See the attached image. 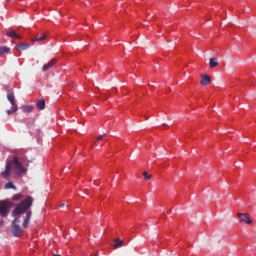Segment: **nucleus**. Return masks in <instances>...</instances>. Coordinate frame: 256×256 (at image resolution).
I'll use <instances>...</instances> for the list:
<instances>
[{
  "label": "nucleus",
  "instance_id": "39448f33",
  "mask_svg": "<svg viewBox=\"0 0 256 256\" xmlns=\"http://www.w3.org/2000/svg\"><path fill=\"white\" fill-rule=\"evenodd\" d=\"M7 99L12 105L13 112H17L19 107H18V104L16 103L15 95L12 92L8 91Z\"/></svg>",
  "mask_w": 256,
  "mask_h": 256
},
{
  "label": "nucleus",
  "instance_id": "ddd939ff",
  "mask_svg": "<svg viewBox=\"0 0 256 256\" xmlns=\"http://www.w3.org/2000/svg\"><path fill=\"white\" fill-rule=\"evenodd\" d=\"M10 52H11V48L7 46H0V56Z\"/></svg>",
  "mask_w": 256,
  "mask_h": 256
},
{
  "label": "nucleus",
  "instance_id": "6e6552de",
  "mask_svg": "<svg viewBox=\"0 0 256 256\" xmlns=\"http://www.w3.org/2000/svg\"><path fill=\"white\" fill-rule=\"evenodd\" d=\"M31 215H32L31 211H26V216L23 221L24 229H27V227H29V221L31 220Z\"/></svg>",
  "mask_w": 256,
  "mask_h": 256
},
{
  "label": "nucleus",
  "instance_id": "b1692460",
  "mask_svg": "<svg viewBox=\"0 0 256 256\" xmlns=\"http://www.w3.org/2000/svg\"><path fill=\"white\" fill-rule=\"evenodd\" d=\"M53 256H61V255H59V254H53Z\"/></svg>",
  "mask_w": 256,
  "mask_h": 256
},
{
  "label": "nucleus",
  "instance_id": "4468645a",
  "mask_svg": "<svg viewBox=\"0 0 256 256\" xmlns=\"http://www.w3.org/2000/svg\"><path fill=\"white\" fill-rule=\"evenodd\" d=\"M36 107L39 110H43L45 108V101L43 99L36 101Z\"/></svg>",
  "mask_w": 256,
  "mask_h": 256
},
{
  "label": "nucleus",
  "instance_id": "1a4fd4ad",
  "mask_svg": "<svg viewBox=\"0 0 256 256\" xmlns=\"http://www.w3.org/2000/svg\"><path fill=\"white\" fill-rule=\"evenodd\" d=\"M6 35L10 38L22 39V36L18 35L17 32L12 29L7 30Z\"/></svg>",
  "mask_w": 256,
  "mask_h": 256
},
{
  "label": "nucleus",
  "instance_id": "2eb2a0df",
  "mask_svg": "<svg viewBox=\"0 0 256 256\" xmlns=\"http://www.w3.org/2000/svg\"><path fill=\"white\" fill-rule=\"evenodd\" d=\"M33 109H34L33 105H26L22 107V111L24 113H31L33 112Z\"/></svg>",
  "mask_w": 256,
  "mask_h": 256
},
{
  "label": "nucleus",
  "instance_id": "f3484780",
  "mask_svg": "<svg viewBox=\"0 0 256 256\" xmlns=\"http://www.w3.org/2000/svg\"><path fill=\"white\" fill-rule=\"evenodd\" d=\"M5 189H14V191H17V187L14 185L12 181L6 183Z\"/></svg>",
  "mask_w": 256,
  "mask_h": 256
},
{
  "label": "nucleus",
  "instance_id": "5701e85b",
  "mask_svg": "<svg viewBox=\"0 0 256 256\" xmlns=\"http://www.w3.org/2000/svg\"><path fill=\"white\" fill-rule=\"evenodd\" d=\"M60 207H65V204H61Z\"/></svg>",
  "mask_w": 256,
  "mask_h": 256
},
{
  "label": "nucleus",
  "instance_id": "aec40b11",
  "mask_svg": "<svg viewBox=\"0 0 256 256\" xmlns=\"http://www.w3.org/2000/svg\"><path fill=\"white\" fill-rule=\"evenodd\" d=\"M104 136H105V135H100V136H98V137H97V140H98V141L103 140Z\"/></svg>",
  "mask_w": 256,
  "mask_h": 256
},
{
  "label": "nucleus",
  "instance_id": "f257e3e1",
  "mask_svg": "<svg viewBox=\"0 0 256 256\" xmlns=\"http://www.w3.org/2000/svg\"><path fill=\"white\" fill-rule=\"evenodd\" d=\"M33 205V197L27 196L21 203L17 204L12 211V217H15L12 222V233L14 237H20L23 233V228L18 224L21 223L20 215H24V213L31 208Z\"/></svg>",
  "mask_w": 256,
  "mask_h": 256
},
{
  "label": "nucleus",
  "instance_id": "f8f14e48",
  "mask_svg": "<svg viewBox=\"0 0 256 256\" xmlns=\"http://www.w3.org/2000/svg\"><path fill=\"white\" fill-rule=\"evenodd\" d=\"M219 65L217 58H210L209 59V66L210 68L217 67Z\"/></svg>",
  "mask_w": 256,
  "mask_h": 256
},
{
  "label": "nucleus",
  "instance_id": "9b49d317",
  "mask_svg": "<svg viewBox=\"0 0 256 256\" xmlns=\"http://www.w3.org/2000/svg\"><path fill=\"white\" fill-rule=\"evenodd\" d=\"M15 49L18 51H25V50L29 49V44L20 43L15 47Z\"/></svg>",
  "mask_w": 256,
  "mask_h": 256
},
{
  "label": "nucleus",
  "instance_id": "4be33fe9",
  "mask_svg": "<svg viewBox=\"0 0 256 256\" xmlns=\"http://www.w3.org/2000/svg\"><path fill=\"white\" fill-rule=\"evenodd\" d=\"M2 225H4V220H0V227H2Z\"/></svg>",
  "mask_w": 256,
  "mask_h": 256
},
{
  "label": "nucleus",
  "instance_id": "0eeeda50",
  "mask_svg": "<svg viewBox=\"0 0 256 256\" xmlns=\"http://www.w3.org/2000/svg\"><path fill=\"white\" fill-rule=\"evenodd\" d=\"M202 80L200 81L201 85L203 86H207L211 83V77L206 75V74H202L201 75Z\"/></svg>",
  "mask_w": 256,
  "mask_h": 256
},
{
  "label": "nucleus",
  "instance_id": "9d476101",
  "mask_svg": "<svg viewBox=\"0 0 256 256\" xmlns=\"http://www.w3.org/2000/svg\"><path fill=\"white\" fill-rule=\"evenodd\" d=\"M113 241H114L113 247H114L115 249H119V247H123V245H124V241H123V240H120L119 238H116V239H114Z\"/></svg>",
  "mask_w": 256,
  "mask_h": 256
},
{
  "label": "nucleus",
  "instance_id": "393cba45",
  "mask_svg": "<svg viewBox=\"0 0 256 256\" xmlns=\"http://www.w3.org/2000/svg\"><path fill=\"white\" fill-rule=\"evenodd\" d=\"M95 185L99 186V183H95Z\"/></svg>",
  "mask_w": 256,
  "mask_h": 256
},
{
  "label": "nucleus",
  "instance_id": "a211bd4d",
  "mask_svg": "<svg viewBox=\"0 0 256 256\" xmlns=\"http://www.w3.org/2000/svg\"><path fill=\"white\" fill-rule=\"evenodd\" d=\"M142 175L144 176V179H145V180H149V179L152 178V175H151V174H148L146 171H144V172L142 173Z\"/></svg>",
  "mask_w": 256,
  "mask_h": 256
},
{
  "label": "nucleus",
  "instance_id": "6ab92c4d",
  "mask_svg": "<svg viewBox=\"0 0 256 256\" xmlns=\"http://www.w3.org/2000/svg\"><path fill=\"white\" fill-rule=\"evenodd\" d=\"M13 201H20L22 199V194H17L12 197Z\"/></svg>",
  "mask_w": 256,
  "mask_h": 256
},
{
  "label": "nucleus",
  "instance_id": "423d86ee",
  "mask_svg": "<svg viewBox=\"0 0 256 256\" xmlns=\"http://www.w3.org/2000/svg\"><path fill=\"white\" fill-rule=\"evenodd\" d=\"M57 63V59L53 58L50 62L42 67V71L46 72L50 70Z\"/></svg>",
  "mask_w": 256,
  "mask_h": 256
},
{
  "label": "nucleus",
  "instance_id": "20e7f679",
  "mask_svg": "<svg viewBox=\"0 0 256 256\" xmlns=\"http://www.w3.org/2000/svg\"><path fill=\"white\" fill-rule=\"evenodd\" d=\"M9 213H10L9 203L7 201H0L1 217H8Z\"/></svg>",
  "mask_w": 256,
  "mask_h": 256
},
{
  "label": "nucleus",
  "instance_id": "dca6fc26",
  "mask_svg": "<svg viewBox=\"0 0 256 256\" xmlns=\"http://www.w3.org/2000/svg\"><path fill=\"white\" fill-rule=\"evenodd\" d=\"M47 39V33L46 34H42L41 36H36L35 39H33L34 42H39V41H43Z\"/></svg>",
  "mask_w": 256,
  "mask_h": 256
},
{
  "label": "nucleus",
  "instance_id": "7ed1b4c3",
  "mask_svg": "<svg viewBox=\"0 0 256 256\" xmlns=\"http://www.w3.org/2000/svg\"><path fill=\"white\" fill-rule=\"evenodd\" d=\"M239 223H246V225H252L253 220L250 218L249 213H237Z\"/></svg>",
  "mask_w": 256,
  "mask_h": 256
},
{
  "label": "nucleus",
  "instance_id": "412c9836",
  "mask_svg": "<svg viewBox=\"0 0 256 256\" xmlns=\"http://www.w3.org/2000/svg\"><path fill=\"white\" fill-rule=\"evenodd\" d=\"M6 112H7L8 115H11V114H13L14 109L12 111L11 110H7Z\"/></svg>",
  "mask_w": 256,
  "mask_h": 256
},
{
  "label": "nucleus",
  "instance_id": "bb28decb",
  "mask_svg": "<svg viewBox=\"0 0 256 256\" xmlns=\"http://www.w3.org/2000/svg\"><path fill=\"white\" fill-rule=\"evenodd\" d=\"M211 19L210 18H208V20L207 21H210Z\"/></svg>",
  "mask_w": 256,
  "mask_h": 256
},
{
  "label": "nucleus",
  "instance_id": "a878e982",
  "mask_svg": "<svg viewBox=\"0 0 256 256\" xmlns=\"http://www.w3.org/2000/svg\"><path fill=\"white\" fill-rule=\"evenodd\" d=\"M211 19L210 18H208V20L207 21H210Z\"/></svg>",
  "mask_w": 256,
  "mask_h": 256
},
{
  "label": "nucleus",
  "instance_id": "f03ea898",
  "mask_svg": "<svg viewBox=\"0 0 256 256\" xmlns=\"http://www.w3.org/2000/svg\"><path fill=\"white\" fill-rule=\"evenodd\" d=\"M12 168L16 171L18 174L25 173V167L21 164V162L18 160L17 157H15L11 162H7L5 171L2 172V176L4 178H8L11 174Z\"/></svg>",
  "mask_w": 256,
  "mask_h": 256
}]
</instances>
